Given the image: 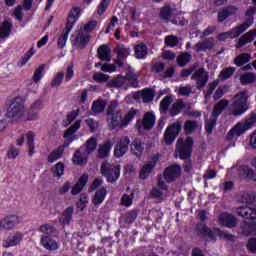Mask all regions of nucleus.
I'll list each match as a JSON object with an SVG mask.
<instances>
[{
	"mask_svg": "<svg viewBox=\"0 0 256 256\" xmlns=\"http://www.w3.org/2000/svg\"><path fill=\"white\" fill-rule=\"evenodd\" d=\"M17 225H19V216L17 215H7L0 220L1 231H12Z\"/></svg>",
	"mask_w": 256,
	"mask_h": 256,
	"instance_id": "nucleus-16",
	"label": "nucleus"
},
{
	"mask_svg": "<svg viewBox=\"0 0 256 256\" xmlns=\"http://www.w3.org/2000/svg\"><path fill=\"white\" fill-rule=\"evenodd\" d=\"M251 61V54L249 53H241L234 59V64L236 67H243L246 63Z\"/></svg>",
	"mask_w": 256,
	"mask_h": 256,
	"instance_id": "nucleus-41",
	"label": "nucleus"
},
{
	"mask_svg": "<svg viewBox=\"0 0 256 256\" xmlns=\"http://www.w3.org/2000/svg\"><path fill=\"white\" fill-rule=\"evenodd\" d=\"M70 41L74 47H79L83 49L87 47L89 41H91V35H85L83 32H78L77 34H72Z\"/></svg>",
	"mask_w": 256,
	"mask_h": 256,
	"instance_id": "nucleus-17",
	"label": "nucleus"
},
{
	"mask_svg": "<svg viewBox=\"0 0 256 256\" xmlns=\"http://www.w3.org/2000/svg\"><path fill=\"white\" fill-rule=\"evenodd\" d=\"M147 45L143 42L135 45L134 47V55L136 59H147Z\"/></svg>",
	"mask_w": 256,
	"mask_h": 256,
	"instance_id": "nucleus-37",
	"label": "nucleus"
},
{
	"mask_svg": "<svg viewBox=\"0 0 256 256\" xmlns=\"http://www.w3.org/2000/svg\"><path fill=\"white\" fill-rule=\"evenodd\" d=\"M129 145H131L129 136H122L114 148V157L121 159L129 151Z\"/></svg>",
	"mask_w": 256,
	"mask_h": 256,
	"instance_id": "nucleus-13",
	"label": "nucleus"
},
{
	"mask_svg": "<svg viewBox=\"0 0 256 256\" xmlns=\"http://www.w3.org/2000/svg\"><path fill=\"white\" fill-rule=\"evenodd\" d=\"M119 103L117 101H112L107 108V123L110 131H114L117 129L119 125H121V113H123L122 109L116 110Z\"/></svg>",
	"mask_w": 256,
	"mask_h": 256,
	"instance_id": "nucleus-4",
	"label": "nucleus"
},
{
	"mask_svg": "<svg viewBox=\"0 0 256 256\" xmlns=\"http://www.w3.org/2000/svg\"><path fill=\"white\" fill-rule=\"evenodd\" d=\"M215 47V38L213 37H209L206 38L204 41L202 42H198L195 45L196 51L199 53L201 51H207V50H211Z\"/></svg>",
	"mask_w": 256,
	"mask_h": 256,
	"instance_id": "nucleus-29",
	"label": "nucleus"
},
{
	"mask_svg": "<svg viewBox=\"0 0 256 256\" xmlns=\"http://www.w3.org/2000/svg\"><path fill=\"white\" fill-rule=\"evenodd\" d=\"M136 115H137V110L136 109H131L130 111H128V113L124 116V118H123V113H121V119H120L119 127H127V125H129V122L132 119H135Z\"/></svg>",
	"mask_w": 256,
	"mask_h": 256,
	"instance_id": "nucleus-40",
	"label": "nucleus"
},
{
	"mask_svg": "<svg viewBox=\"0 0 256 256\" xmlns=\"http://www.w3.org/2000/svg\"><path fill=\"white\" fill-rule=\"evenodd\" d=\"M185 107L186 105L183 99H177L170 108V117H177V115H179V113H181Z\"/></svg>",
	"mask_w": 256,
	"mask_h": 256,
	"instance_id": "nucleus-33",
	"label": "nucleus"
},
{
	"mask_svg": "<svg viewBox=\"0 0 256 256\" xmlns=\"http://www.w3.org/2000/svg\"><path fill=\"white\" fill-rule=\"evenodd\" d=\"M197 127H199V125L197 124V121L187 120L184 123L185 135H192L193 132L196 131Z\"/></svg>",
	"mask_w": 256,
	"mask_h": 256,
	"instance_id": "nucleus-48",
	"label": "nucleus"
},
{
	"mask_svg": "<svg viewBox=\"0 0 256 256\" xmlns=\"http://www.w3.org/2000/svg\"><path fill=\"white\" fill-rule=\"evenodd\" d=\"M191 80L196 82L197 89H204L209 83V72L205 71V68H199L192 74Z\"/></svg>",
	"mask_w": 256,
	"mask_h": 256,
	"instance_id": "nucleus-12",
	"label": "nucleus"
},
{
	"mask_svg": "<svg viewBox=\"0 0 256 256\" xmlns=\"http://www.w3.org/2000/svg\"><path fill=\"white\" fill-rule=\"evenodd\" d=\"M157 161H159V157L154 156L152 158V161L149 162L148 164H145L139 173V177L140 179H147V177H149V175H151V173L153 172V170L155 169V166L157 165Z\"/></svg>",
	"mask_w": 256,
	"mask_h": 256,
	"instance_id": "nucleus-23",
	"label": "nucleus"
},
{
	"mask_svg": "<svg viewBox=\"0 0 256 256\" xmlns=\"http://www.w3.org/2000/svg\"><path fill=\"white\" fill-rule=\"evenodd\" d=\"M89 182V176L86 174H83L78 182L72 187L71 194L72 195H79L81 191L85 188V185Z\"/></svg>",
	"mask_w": 256,
	"mask_h": 256,
	"instance_id": "nucleus-30",
	"label": "nucleus"
},
{
	"mask_svg": "<svg viewBox=\"0 0 256 256\" xmlns=\"http://www.w3.org/2000/svg\"><path fill=\"white\" fill-rule=\"evenodd\" d=\"M40 233H44V235L40 238V244L46 251H57L60 245L57 240L53 239V237H57L58 233L57 228H55L51 224H43L39 227Z\"/></svg>",
	"mask_w": 256,
	"mask_h": 256,
	"instance_id": "nucleus-1",
	"label": "nucleus"
},
{
	"mask_svg": "<svg viewBox=\"0 0 256 256\" xmlns=\"http://www.w3.org/2000/svg\"><path fill=\"white\" fill-rule=\"evenodd\" d=\"M247 129H249V127L247 126L246 123L242 124V123H237L233 128L232 131L234 132L235 135H237L238 137L243 135V133H245L247 131Z\"/></svg>",
	"mask_w": 256,
	"mask_h": 256,
	"instance_id": "nucleus-59",
	"label": "nucleus"
},
{
	"mask_svg": "<svg viewBox=\"0 0 256 256\" xmlns=\"http://www.w3.org/2000/svg\"><path fill=\"white\" fill-rule=\"evenodd\" d=\"M164 41L167 47H177L179 45V38L175 35L166 36Z\"/></svg>",
	"mask_w": 256,
	"mask_h": 256,
	"instance_id": "nucleus-60",
	"label": "nucleus"
},
{
	"mask_svg": "<svg viewBox=\"0 0 256 256\" xmlns=\"http://www.w3.org/2000/svg\"><path fill=\"white\" fill-rule=\"evenodd\" d=\"M65 152L62 151L61 148H56L54 149L49 155H48V158H47V161L48 163H55V161H58V159H61V157H63V154Z\"/></svg>",
	"mask_w": 256,
	"mask_h": 256,
	"instance_id": "nucleus-47",
	"label": "nucleus"
},
{
	"mask_svg": "<svg viewBox=\"0 0 256 256\" xmlns=\"http://www.w3.org/2000/svg\"><path fill=\"white\" fill-rule=\"evenodd\" d=\"M100 172L102 177H105L107 183H117L121 177V166L113 165L106 160L102 162Z\"/></svg>",
	"mask_w": 256,
	"mask_h": 256,
	"instance_id": "nucleus-3",
	"label": "nucleus"
},
{
	"mask_svg": "<svg viewBox=\"0 0 256 256\" xmlns=\"http://www.w3.org/2000/svg\"><path fill=\"white\" fill-rule=\"evenodd\" d=\"M137 217H139V210L133 209L126 212L122 216V219L126 225H133V223H135V221L137 220Z\"/></svg>",
	"mask_w": 256,
	"mask_h": 256,
	"instance_id": "nucleus-36",
	"label": "nucleus"
},
{
	"mask_svg": "<svg viewBox=\"0 0 256 256\" xmlns=\"http://www.w3.org/2000/svg\"><path fill=\"white\" fill-rule=\"evenodd\" d=\"M236 215L242 219H256V208L241 206L236 209Z\"/></svg>",
	"mask_w": 256,
	"mask_h": 256,
	"instance_id": "nucleus-24",
	"label": "nucleus"
},
{
	"mask_svg": "<svg viewBox=\"0 0 256 256\" xmlns=\"http://www.w3.org/2000/svg\"><path fill=\"white\" fill-rule=\"evenodd\" d=\"M69 30L63 29L62 34L59 36L57 45L58 49H65V45H67V40L69 39Z\"/></svg>",
	"mask_w": 256,
	"mask_h": 256,
	"instance_id": "nucleus-50",
	"label": "nucleus"
},
{
	"mask_svg": "<svg viewBox=\"0 0 256 256\" xmlns=\"http://www.w3.org/2000/svg\"><path fill=\"white\" fill-rule=\"evenodd\" d=\"M256 37V28L249 30L247 33L243 34L236 43V49H241L242 47H245L247 43H252V41H255Z\"/></svg>",
	"mask_w": 256,
	"mask_h": 256,
	"instance_id": "nucleus-22",
	"label": "nucleus"
},
{
	"mask_svg": "<svg viewBox=\"0 0 256 256\" xmlns=\"http://www.w3.org/2000/svg\"><path fill=\"white\" fill-rule=\"evenodd\" d=\"M245 221L241 224L243 235L249 237V235H256V219L244 218Z\"/></svg>",
	"mask_w": 256,
	"mask_h": 256,
	"instance_id": "nucleus-20",
	"label": "nucleus"
},
{
	"mask_svg": "<svg viewBox=\"0 0 256 256\" xmlns=\"http://www.w3.org/2000/svg\"><path fill=\"white\" fill-rule=\"evenodd\" d=\"M195 231L197 235H200L201 237H208V241H213V243L217 242V238H215V228L211 230L207 224L201 222L196 225Z\"/></svg>",
	"mask_w": 256,
	"mask_h": 256,
	"instance_id": "nucleus-14",
	"label": "nucleus"
},
{
	"mask_svg": "<svg viewBox=\"0 0 256 256\" xmlns=\"http://www.w3.org/2000/svg\"><path fill=\"white\" fill-rule=\"evenodd\" d=\"M24 109L25 101L23 98L17 96L10 102L9 107L7 108L6 118L17 121V119H21V117H23Z\"/></svg>",
	"mask_w": 256,
	"mask_h": 256,
	"instance_id": "nucleus-5",
	"label": "nucleus"
},
{
	"mask_svg": "<svg viewBox=\"0 0 256 256\" xmlns=\"http://www.w3.org/2000/svg\"><path fill=\"white\" fill-rule=\"evenodd\" d=\"M253 23V18L248 19V21L232 28L230 31L222 32L217 35L218 41H227V39H235L241 35V33H245V30L251 27Z\"/></svg>",
	"mask_w": 256,
	"mask_h": 256,
	"instance_id": "nucleus-7",
	"label": "nucleus"
},
{
	"mask_svg": "<svg viewBox=\"0 0 256 256\" xmlns=\"http://www.w3.org/2000/svg\"><path fill=\"white\" fill-rule=\"evenodd\" d=\"M79 15H81V8L80 7H73L67 17V22L64 30L72 31L73 27H75V23L79 19Z\"/></svg>",
	"mask_w": 256,
	"mask_h": 256,
	"instance_id": "nucleus-18",
	"label": "nucleus"
},
{
	"mask_svg": "<svg viewBox=\"0 0 256 256\" xmlns=\"http://www.w3.org/2000/svg\"><path fill=\"white\" fill-rule=\"evenodd\" d=\"M190 61L191 55L189 54V52H184L178 55V57L176 58V63L179 67H185V65H187V63H189Z\"/></svg>",
	"mask_w": 256,
	"mask_h": 256,
	"instance_id": "nucleus-49",
	"label": "nucleus"
},
{
	"mask_svg": "<svg viewBox=\"0 0 256 256\" xmlns=\"http://www.w3.org/2000/svg\"><path fill=\"white\" fill-rule=\"evenodd\" d=\"M242 202L246 203V205H256V195L249 193L243 194Z\"/></svg>",
	"mask_w": 256,
	"mask_h": 256,
	"instance_id": "nucleus-63",
	"label": "nucleus"
},
{
	"mask_svg": "<svg viewBox=\"0 0 256 256\" xmlns=\"http://www.w3.org/2000/svg\"><path fill=\"white\" fill-rule=\"evenodd\" d=\"M181 129H183V125L179 121L174 122L166 128L164 132V141L166 145H173L177 137H179Z\"/></svg>",
	"mask_w": 256,
	"mask_h": 256,
	"instance_id": "nucleus-8",
	"label": "nucleus"
},
{
	"mask_svg": "<svg viewBox=\"0 0 256 256\" xmlns=\"http://www.w3.org/2000/svg\"><path fill=\"white\" fill-rule=\"evenodd\" d=\"M134 99H142L143 103H151L155 99V90L151 88H144L134 94Z\"/></svg>",
	"mask_w": 256,
	"mask_h": 256,
	"instance_id": "nucleus-21",
	"label": "nucleus"
},
{
	"mask_svg": "<svg viewBox=\"0 0 256 256\" xmlns=\"http://www.w3.org/2000/svg\"><path fill=\"white\" fill-rule=\"evenodd\" d=\"M239 8L233 5L226 6L218 11V23H223L228 17L237 15Z\"/></svg>",
	"mask_w": 256,
	"mask_h": 256,
	"instance_id": "nucleus-19",
	"label": "nucleus"
},
{
	"mask_svg": "<svg viewBox=\"0 0 256 256\" xmlns=\"http://www.w3.org/2000/svg\"><path fill=\"white\" fill-rule=\"evenodd\" d=\"M43 71H45V64L40 65L33 74V81L34 83H39L41 79H43Z\"/></svg>",
	"mask_w": 256,
	"mask_h": 256,
	"instance_id": "nucleus-58",
	"label": "nucleus"
},
{
	"mask_svg": "<svg viewBox=\"0 0 256 256\" xmlns=\"http://www.w3.org/2000/svg\"><path fill=\"white\" fill-rule=\"evenodd\" d=\"M105 197H107V188L102 187L99 190H97L92 197V203L94 207H99L103 201H105Z\"/></svg>",
	"mask_w": 256,
	"mask_h": 256,
	"instance_id": "nucleus-31",
	"label": "nucleus"
},
{
	"mask_svg": "<svg viewBox=\"0 0 256 256\" xmlns=\"http://www.w3.org/2000/svg\"><path fill=\"white\" fill-rule=\"evenodd\" d=\"M63 79H65V72L60 71L58 72L50 82L51 87H61L63 83Z\"/></svg>",
	"mask_w": 256,
	"mask_h": 256,
	"instance_id": "nucleus-55",
	"label": "nucleus"
},
{
	"mask_svg": "<svg viewBox=\"0 0 256 256\" xmlns=\"http://www.w3.org/2000/svg\"><path fill=\"white\" fill-rule=\"evenodd\" d=\"M249 99V91L244 90L235 95L234 111L235 115H243L247 111V101Z\"/></svg>",
	"mask_w": 256,
	"mask_h": 256,
	"instance_id": "nucleus-10",
	"label": "nucleus"
},
{
	"mask_svg": "<svg viewBox=\"0 0 256 256\" xmlns=\"http://www.w3.org/2000/svg\"><path fill=\"white\" fill-rule=\"evenodd\" d=\"M97 149V138L91 137L86 142V151L87 153H93Z\"/></svg>",
	"mask_w": 256,
	"mask_h": 256,
	"instance_id": "nucleus-62",
	"label": "nucleus"
},
{
	"mask_svg": "<svg viewBox=\"0 0 256 256\" xmlns=\"http://www.w3.org/2000/svg\"><path fill=\"white\" fill-rule=\"evenodd\" d=\"M173 15V8L171 5L166 4L160 9L159 17L162 21H169V18Z\"/></svg>",
	"mask_w": 256,
	"mask_h": 256,
	"instance_id": "nucleus-42",
	"label": "nucleus"
},
{
	"mask_svg": "<svg viewBox=\"0 0 256 256\" xmlns=\"http://www.w3.org/2000/svg\"><path fill=\"white\" fill-rule=\"evenodd\" d=\"M233 73H235V67H227L221 70L219 77L221 81H227L233 77Z\"/></svg>",
	"mask_w": 256,
	"mask_h": 256,
	"instance_id": "nucleus-56",
	"label": "nucleus"
},
{
	"mask_svg": "<svg viewBox=\"0 0 256 256\" xmlns=\"http://www.w3.org/2000/svg\"><path fill=\"white\" fill-rule=\"evenodd\" d=\"M72 162L74 165H87V157L81 155V150H76L72 157Z\"/></svg>",
	"mask_w": 256,
	"mask_h": 256,
	"instance_id": "nucleus-51",
	"label": "nucleus"
},
{
	"mask_svg": "<svg viewBox=\"0 0 256 256\" xmlns=\"http://www.w3.org/2000/svg\"><path fill=\"white\" fill-rule=\"evenodd\" d=\"M219 223L220 225H223V227L233 229V227H236L237 225V219L233 214H223L219 217Z\"/></svg>",
	"mask_w": 256,
	"mask_h": 256,
	"instance_id": "nucleus-28",
	"label": "nucleus"
},
{
	"mask_svg": "<svg viewBox=\"0 0 256 256\" xmlns=\"http://www.w3.org/2000/svg\"><path fill=\"white\" fill-rule=\"evenodd\" d=\"M253 175V170L249 166H241L239 169L240 179H249L251 181V176Z\"/></svg>",
	"mask_w": 256,
	"mask_h": 256,
	"instance_id": "nucleus-54",
	"label": "nucleus"
},
{
	"mask_svg": "<svg viewBox=\"0 0 256 256\" xmlns=\"http://www.w3.org/2000/svg\"><path fill=\"white\" fill-rule=\"evenodd\" d=\"M33 55H35V49L31 48L28 52L24 54L21 60L18 61V67H24V65H27V62L29 61V59H31Z\"/></svg>",
	"mask_w": 256,
	"mask_h": 256,
	"instance_id": "nucleus-57",
	"label": "nucleus"
},
{
	"mask_svg": "<svg viewBox=\"0 0 256 256\" xmlns=\"http://www.w3.org/2000/svg\"><path fill=\"white\" fill-rule=\"evenodd\" d=\"M111 0H101L100 4L97 7V14L101 17V15H105V11H107Z\"/></svg>",
	"mask_w": 256,
	"mask_h": 256,
	"instance_id": "nucleus-61",
	"label": "nucleus"
},
{
	"mask_svg": "<svg viewBox=\"0 0 256 256\" xmlns=\"http://www.w3.org/2000/svg\"><path fill=\"white\" fill-rule=\"evenodd\" d=\"M177 177H181V166L179 164H173L165 168L164 179L167 183H173L177 180Z\"/></svg>",
	"mask_w": 256,
	"mask_h": 256,
	"instance_id": "nucleus-15",
	"label": "nucleus"
},
{
	"mask_svg": "<svg viewBox=\"0 0 256 256\" xmlns=\"http://www.w3.org/2000/svg\"><path fill=\"white\" fill-rule=\"evenodd\" d=\"M27 139V147H28V155L29 157H33L35 154V133L33 131H29L26 133Z\"/></svg>",
	"mask_w": 256,
	"mask_h": 256,
	"instance_id": "nucleus-38",
	"label": "nucleus"
},
{
	"mask_svg": "<svg viewBox=\"0 0 256 256\" xmlns=\"http://www.w3.org/2000/svg\"><path fill=\"white\" fill-rule=\"evenodd\" d=\"M23 237L24 235L22 232H16L13 235H10L3 243V247H5L6 249H9V247H15L23 241Z\"/></svg>",
	"mask_w": 256,
	"mask_h": 256,
	"instance_id": "nucleus-25",
	"label": "nucleus"
},
{
	"mask_svg": "<svg viewBox=\"0 0 256 256\" xmlns=\"http://www.w3.org/2000/svg\"><path fill=\"white\" fill-rule=\"evenodd\" d=\"M93 79L96 83H107V81H109V75L103 74L102 72H96L93 74Z\"/></svg>",
	"mask_w": 256,
	"mask_h": 256,
	"instance_id": "nucleus-64",
	"label": "nucleus"
},
{
	"mask_svg": "<svg viewBox=\"0 0 256 256\" xmlns=\"http://www.w3.org/2000/svg\"><path fill=\"white\" fill-rule=\"evenodd\" d=\"M12 30H13V24L5 20L2 23V26H0V39H7V37L11 35Z\"/></svg>",
	"mask_w": 256,
	"mask_h": 256,
	"instance_id": "nucleus-39",
	"label": "nucleus"
},
{
	"mask_svg": "<svg viewBox=\"0 0 256 256\" xmlns=\"http://www.w3.org/2000/svg\"><path fill=\"white\" fill-rule=\"evenodd\" d=\"M105 107H107V102L104 100H96L92 103L91 110L93 113L99 114L105 111Z\"/></svg>",
	"mask_w": 256,
	"mask_h": 256,
	"instance_id": "nucleus-45",
	"label": "nucleus"
},
{
	"mask_svg": "<svg viewBox=\"0 0 256 256\" xmlns=\"http://www.w3.org/2000/svg\"><path fill=\"white\" fill-rule=\"evenodd\" d=\"M73 213L74 208L73 206L67 207L63 212L61 217H59V223L63 225V227L67 225H71V221H73Z\"/></svg>",
	"mask_w": 256,
	"mask_h": 256,
	"instance_id": "nucleus-27",
	"label": "nucleus"
},
{
	"mask_svg": "<svg viewBox=\"0 0 256 256\" xmlns=\"http://www.w3.org/2000/svg\"><path fill=\"white\" fill-rule=\"evenodd\" d=\"M228 106H229V101L225 99L218 101L213 107L212 117H216V119H218L219 115H221V113H223V111H225Z\"/></svg>",
	"mask_w": 256,
	"mask_h": 256,
	"instance_id": "nucleus-32",
	"label": "nucleus"
},
{
	"mask_svg": "<svg viewBox=\"0 0 256 256\" xmlns=\"http://www.w3.org/2000/svg\"><path fill=\"white\" fill-rule=\"evenodd\" d=\"M155 114L153 112H146L142 119L136 121V128L144 129V131H151L155 127L156 121Z\"/></svg>",
	"mask_w": 256,
	"mask_h": 256,
	"instance_id": "nucleus-11",
	"label": "nucleus"
},
{
	"mask_svg": "<svg viewBox=\"0 0 256 256\" xmlns=\"http://www.w3.org/2000/svg\"><path fill=\"white\" fill-rule=\"evenodd\" d=\"M111 147H113L111 141H107L104 143V145L99 147L98 155L100 159H105V157L109 156V153H111Z\"/></svg>",
	"mask_w": 256,
	"mask_h": 256,
	"instance_id": "nucleus-43",
	"label": "nucleus"
},
{
	"mask_svg": "<svg viewBox=\"0 0 256 256\" xmlns=\"http://www.w3.org/2000/svg\"><path fill=\"white\" fill-rule=\"evenodd\" d=\"M173 103V98L169 95L165 96L161 101H160V111L161 113H167L169 111V106Z\"/></svg>",
	"mask_w": 256,
	"mask_h": 256,
	"instance_id": "nucleus-53",
	"label": "nucleus"
},
{
	"mask_svg": "<svg viewBox=\"0 0 256 256\" xmlns=\"http://www.w3.org/2000/svg\"><path fill=\"white\" fill-rule=\"evenodd\" d=\"M130 151L133 155L141 157L143 151H145V143H143L141 139L135 138L130 145Z\"/></svg>",
	"mask_w": 256,
	"mask_h": 256,
	"instance_id": "nucleus-26",
	"label": "nucleus"
},
{
	"mask_svg": "<svg viewBox=\"0 0 256 256\" xmlns=\"http://www.w3.org/2000/svg\"><path fill=\"white\" fill-rule=\"evenodd\" d=\"M97 53L100 61H111V48L106 44L101 45L98 48Z\"/></svg>",
	"mask_w": 256,
	"mask_h": 256,
	"instance_id": "nucleus-35",
	"label": "nucleus"
},
{
	"mask_svg": "<svg viewBox=\"0 0 256 256\" xmlns=\"http://www.w3.org/2000/svg\"><path fill=\"white\" fill-rule=\"evenodd\" d=\"M215 232V239L219 237L220 239H224L225 241H235V236L233 234H229L227 232H223L219 228H214Z\"/></svg>",
	"mask_w": 256,
	"mask_h": 256,
	"instance_id": "nucleus-52",
	"label": "nucleus"
},
{
	"mask_svg": "<svg viewBox=\"0 0 256 256\" xmlns=\"http://www.w3.org/2000/svg\"><path fill=\"white\" fill-rule=\"evenodd\" d=\"M193 145V137L188 136L185 141H183V138H179L176 143V152L179 155V159H191Z\"/></svg>",
	"mask_w": 256,
	"mask_h": 256,
	"instance_id": "nucleus-6",
	"label": "nucleus"
},
{
	"mask_svg": "<svg viewBox=\"0 0 256 256\" xmlns=\"http://www.w3.org/2000/svg\"><path fill=\"white\" fill-rule=\"evenodd\" d=\"M51 171L53 173V177H58V179H61V177L65 175V164L63 162H58L51 169Z\"/></svg>",
	"mask_w": 256,
	"mask_h": 256,
	"instance_id": "nucleus-46",
	"label": "nucleus"
},
{
	"mask_svg": "<svg viewBox=\"0 0 256 256\" xmlns=\"http://www.w3.org/2000/svg\"><path fill=\"white\" fill-rule=\"evenodd\" d=\"M256 74L253 72H246L240 76L241 85H251V83H255Z\"/></svg>",
	"mask_w": 256,
	"mask_h": 256,
	"instance_id": "nucleus-44",
	"label": "nucleus"
},
{
	"mask_svg": "<svg viewBox=\"0 0 256 256\" xmlns=\"http://www.w3.org/2000/svg\"><path fill=\"white\" fill-rule=\"evenodd\" d=\"M113 51L117 55L118 59H127V57L131 55V48L123 44H118Z\"/></svg>",
	"mask_w": 256,
	"mask_h": 256,
	"instance_id": "nucleus-34",
	"label": "nucleus"
},
{
	"mask_svg": "<svg viewBox=\"0 0 256 256\" xmlns=\"http://www.w3.org/2000/svg\"><path fill=\"white\" fill-rule=\"evenodd\" d=\"M129 81L131 87L137 88L139 87V78L137 74L128 71L126 76L118 74L112 80L108 81L106 87L108 89H121Z\"/></svg>",
	"mask_w": 256,
	"mask_h": 256,
	"instance_id": "nucleus-2",
	"label": "nucleus"
},
{
	"mask_svg": "<svg viewBox=\"0 0 256 256\" xmlns=\"http://www.w3.org/2000/svg\"><path fill=\"white\" fill-rule=\"evenodd\" d=\"M81 129V120H77L74 124H72L68 129L64 132V139H66L63 145L58 146L59 149L65 153V149L71 145L75 139V133Z\"/></svg>",
	"mask_w": 256,
	"mask_h": 256,
	"instance_id": "nucleus-9",
	"label": "nucleus"
}]
</instances>
